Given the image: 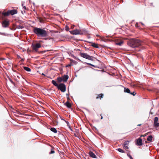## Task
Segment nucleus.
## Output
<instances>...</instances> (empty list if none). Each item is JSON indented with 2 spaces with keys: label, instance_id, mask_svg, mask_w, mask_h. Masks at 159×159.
Masks as SVG:
<instances>
[{
  "label": "nucleus",
  "instance_id": "1",
  "mask_svg": "<svg viewBox=\"0 0 159 159\" xmlns=\"http://www.w3.org/2000/svg\"><path fill=\"white\" fill-rule=\"evenodd\" d=\"M128 45L130 47L135 48L138 47L142 44V41L138 39H132L127 42Z\"/></svg>",
  "mask_w": 159,
  "mask_h": 159
},
{
  "label": "nucleus",
  "instance_id": "2",
  "mask_svg": "<svg viewBox=\"0 0 159 159\" xmlns=\"http://www.w3.org/2000/svg\"><path fill=\"white\" fill-rule=\"evenodd\" d=\"M34 31L39 37H46L48 35V33L46 30H34Z\"/></svg>",
  "mask_w": 159,
  "mask_h": 159
},
{
  "label": "nucleus",
  "instance_id": "3",
  "mask_svg": "<svg viewBox=\"0 0 159 159\" xmlns=\"http://www.w3.org/2000/svg\"><path fill=\"white\" fill-rule=\"evenodd\" d=\"M80 56L81 57L84 58L92 61L93 60V57L92 56H89V55H88L87 53H85L80 52Z\"/></svg>",
  "mask_w": 159,
  "mask_h": 159
},
{
  "label": "nucleus",
  "instance_id": "4",
  "mask_svg": "<svg viewBox=\"0 0 159 159\" xmlns=\"http://www.w3.org/2000/svg\"><path fill=\"white\" fill-rule=\"evenodd\" d=\"M57 88L58 89L60 90L62 92H65L66 90V86L64 84H60Z\"/></svg>",
  "mask_w": 159,
  "mask_h": 159
},
{
  "label": "nucleus",
  "instance_id": "5",
  "mask_svg": "<svg viewBox=\"0 0 159 159\" xmlns=\"http://www.w3.org/2000/svg\"><path fill=\"white\" fill-rule=\"evenodd\" d=\"M41 46V44L40 43H36L35 44L32 45V47L33 49L36 52H37L38 49L40 48Z\"/></svg>",
  "mask_w": 159,
  "mask_h": 159
},
{
  "label": "nucleus",
  "instance_id": "6",
  "mask_svg": "<svg viewBox=\"0 0 159 159\" xmlns=\"http://www.w3.org/2000/svg\"><path fill=\"white\" fill-rule=\"evenodd\" d=\"M82 30H70V33L73 35L82 34L83 33L82 32Z\"/></svg>",
  "mask_w": 159,
  "mask_h": 159
},
{
  "label": "nucleus",
  "instance_id": "7",
  "mask_svg": "<svg viewBox=\"0 0 159 159\" xmlns=\"http://www.w3.org/2000/svg\"><path fill=\"white\" fill-rule=\"evenodd\" d=\"M158 120V119L157 117H155L154 121V125L156 127H158L159 126V123L157 122Z\"/></svg>",
  "mask_w": 159,
  "mask_h": 159
},
{
  "label": "nucleus",
  "instance_id": "8",
  "mask_svg": "<svg viewBox=\"0 0 159 159\" xmlns=\"http://www.w3.org/2000/svg\"><path fill=\"white\" fill-rule=\"evenodd\" d=\"M10 14V10H8L7 12H3L1 15V16L2 18L9 16Z\"/></svg>",
  "mask_w": 159,
  "mask_h": 159
},
{
  "label": "nucleus",
  "instance_id": "9",
  "mask_svg": "<svg viewBox=\"0 0 159 159\" xmlns=\"http://www.w3.org/2000/svg\"><path fill=\"white\" fill-rule=\"evenodd\" d=\"M9 24V21H7L6 20H4L2 23V26L4 27H6Z\"/></svg>",
  "mask_w": 159,
  "mask_h": 159
},
{
  "label": "nucleus",
  "instance_id": "10",
  "mask_svg": "<svg viewBox=\"0 0 159 159\" xmlns=\"http://www.w3.org/2000/svg\"><path fill=\"white\" fill-rule=\"evenodd\" d=\"M136 144L138 146H141L143 145L142 139L140 138L138 139L136 141Z\"/></svg>",
  "mask_w": 159,
  "mask_h": 159
},
{
  "label": "nucleus",
  "instance_id": "11",
  "mask_svg": "<svg viewBox=\"0 0 159 159\" xmlns=\"http://www.w3.org/2000/svg\"><path fill=\"white\" fill-rule=\"evenodd\" d=\"M129 142L128 141H126L125 142L124 144V148L125 149H128L129 147L128 145H129Z\"/></svg>",
  "mask_w": 159,
  "mask_h": 159
},
{
  "label": "nucleus",
  "instance_id": "12",
  "mask_svg": "<svg viewBox=\"0 0 159 159\" xmlns=\"http://www.w3.org/2000/svg\"><path fill=\"white\" fill-rule=\"evenodd\" d=\"M89 154L90 157L93 158H97L96 155L91 151H90L89 152Z\"/></svg>",
  "mask_w": 159,
  "mask_h": 159
},
{
  "label": "nucleus",
  "instance_id": "13",
  "mask_svg": "<svg viewBox=\"0 0 159 159\" xmlns=\"http://www.w3.org/2000/svg\"><path fill=\"white\" fill-rule=\"evenodd\" d=\"M63 80V82H66L68 79L69 76L68 75H64V76L62 77Z\"/></svg>",
  "mask_w": 159,
  "mask_h": 159
},
{
  "label": "nucleus",
  "instance_id": "14",
  "mask_svg": "<svg viewBox=\"0 0 159 159\" xmlns=\"http://www.w3.org/2000/svg\"><path fill=\"white\" fill-rule=\"evenodd\" d=\"M17 13V11L16 9H13L11 10V15H14Z\"/></svg>",
  "mask_w": 159,
  "mask_h": 159
},
{
  "label": "nucleus",
  "instance_id": "15",
  "mask_svg": "<svg viewBox=\"0 0 159 159\" xmlns=\"http://www.w3.org/2000/svg\"><path fill=\"white\" fill-rule=\"evenodd\" d=\"M153 138V137L152 135H149L148 136L147 138V140L150 142H152V139Z\"/></svg>",
  "mask_w": 159,
  "mask_h": 159
},
{
  "label": "nucleus",
  "instance_id": "16",
  "mask_svg": "<svg viewBox=\"0 0 159 159\" xmlns=\"http://www.w3.org/2000/svg\"><path fill=\"white\" fill-rule=\"evenodd\" d=\"M65 105L67 107L69 108H70L71 106V104L68 101H67L65 103Z\"/></svg>",
  "mask_w": 159,
  "mask_h": 159
},
{
  "label": "nucleus",
  "instance_id": "17",
  "mask_svg": "<svg viewBox=\"0 0 159 159\" xmlns=\"http://www.w3.org/2000/svg\"><path fill=\"white\" fill-rule=\"evenodd\" d=\"M124 92L125 93H127L130 94V90L128 88H124Z\"/></svg>",
  "mask_w": 159,
  "mask_h": 159
},
{
  "label": "nucleus",
  "instance_id": "18",
  "mask_svg": "<svg viewBox=\"0 0 159 159\" xmlns=\"http://www.w3.org/2000/svg\"><path fill=\"white\" fill-rule=\"evenodd\" d=\"M52 83L54 86H56L57 87H58V86L59 85V84H58L54 80H52Z\"/></svg>",
  "mask_w": 159,
  "mask_h": 159
},
{
  "label": "nucleus",
  "instance_id": "19",
  "mask_svg": "<svg viewBox=\"0 0 159 159\" xmlns=\"http://www.w3.org/2000/svg\"><path fill=\"white\" fill-rule=\"evenodd\" d=\"M24 69L25 70L28 72H30L31 71L30 69L27 67L25 66L24 67Z\"/></svg>",
  "mask_w": 159,
  "mask_h": 159
},
{
  "label": "nucleus",
  "instance_id": "20",
  "mask_svg": "<svg viewBox=\"0 0 159 159\" xmlns=\"http://www.w3.org/2000/svg\"><path fill=\"white\" fill-rule=\"evenodd\" d=\"M54 133H57V130L56 128H51L50 129Z\"/></svg>",
  "mask_w": 159,
  "mask_h": 159
},
{
  "label": "nucleus",
  "instance_id": "21",
  "mask_svg": "<svg viewBox=\"0 0 159 159\" xmlns=\"http://www.w3.org/2000/svg\"><path fill=\"white\" fill-rule=\"evenodd\" d=\"M57 80L59 82H61L62 81H63V80L62 77H58L57 78Z\"/></svg>",
  "mask_w": 159,
  "mask_h": 159
},
{
  "label": "nucleus",
  "instance_id": "22",
  "mask_svg": "<svg viewBox=\"0 0 159 159\" xmlns=\"http://www.w3.org/2000/svg\"><path fill=\"white\" fill-rule=\"evenodd\" d=\"M123 43V41H121L117 43H116V44L119 46H121Z\"/></svg>",
  "mask_w": 159,
  "mask_h": 159
},
{
  "label": "nucleus",
  "instance_id": "23",
  "mask_svg": "<svg viewBox=\"0 0 159 159\" xmlns=\"http://www.w3.org/2000/svg\"><path fill=\"white\" fill-rule=\"evenodd\" d=\"M103 94L101 93L98 95V96L96 98V99L100 98V99L103 97Z\"/></svg>",
  "mask_w": 159,
  "mask_h": 159
},
{
  "label": "nucleus",
  "instance_id": "24",
  "mask_svg": "<svg viewBox=\"0 0 159 159\" xmlns=\"http://www.w3.org/2000/svg\"><path fill=\"white\" fill-rule=\"evenodd\" d=\"M14 29H22L23 28V27L21 25H17L16 26V28L15 27H14Z\"/></svg>",
  "mask_w": 159,
  "mask_h": 159
},
{
  "label": "nucleus",
  "instance_id": "25",
  "mask_svg": "<svg viewBox=\"0 0 159 159\" xmlns=\"http://www.w3.org/2000/svg\"><path fill=\"white\" fill-rule=\"evenodd\" d=\"M117 150L120 152H122V153H125V151L121 149V148H118Z\"/></svg>",
  "mask_w": 159,
  "mask_h": 159
},
{
  "label": "nucleus",
  "instance_id": "26",
  "mask_svg": "<svg viewBox=\"0 0 159 159\" xmlns=\"http://www.w3.org/2000/svg\"><path fill=\"white\" fill-rule=\"evenodd\" d=\"M92 46H93L94 47H95L96 48H98V44H95V43H93L92 44Z\"/></svg>",
  "mask_w": 159,
  "mask_h": 159
},
{
  "label": "nucleus",
  "instance_id": "27",
  "mask_svg": "<svg viewBox=\"0 0 159 159\" xmlns=\"http://www.w3.org/2000/svg\"><path fill=\"white\" fill-rule=\"evenodd\" d=\"M10 82H11V83L13 85V86H14V87H16V85L15 83L13 81H12L11 80Z\"/></svg>",
  "mask_w": 159,
  "mask_h": 159
},
{
  "label": "nucleus",
  "instance_id": "28",
  "mask_svg": "<svg viewBox=\"0 0 159 159\" xmlns=\"http://www.w3.org/2000/svg\"><path fill=\"white\" fill-rule=\"evenodd\" d=\"M127 156L130 158V159H133L132 156L130 155L129 153H127Z\"/></svg>",
  "mask_w": 159,
  "mask_h": 159
},
{
  "label": "nucleus",
  "instance_id": "29",
  "mask_svg": "<svg viewBox=\"0 0 159 159\" xmlns=\"http://www.w3.org/2000/svg\"><path fill=\"white\" fill-rule=\"evenodd\" d=\"M131 95H133V96H134L136 94V93L135 92H133L131 93H130Z\"/></svg>",
  "mask_w": 159,
  "mask_h": 159
},
{
  "label": "nucleus",
  "instance_id": "30",
  "mask_svg": "<svg viewBox=\"0 0 159 159\" xmlns=\"http://www.w3.org/2000/svg\"><path fill=\"white\" fill-rule=\"evenodd\" d=\"M54 153V151L53 149H51L50 152H49L50 154H52Z\"/></svg>",
  "mask_w": 159,
  "mask_h": 159
},
{
  "label": "nucleus",
  "instance_id": "31",
  "mask_svg": "<svg viewBox=\"0 0 159 159\" xmlns=\"http://www.w3.org/2000/svg\"><path fill=\"white\" fill-rule=\"evenodd\" d=\"M70 28L67 26H66V30H69Z\"/></svg>",
  "mask_w": 159,
  "mask_h": 159
},
{
  "label": "nucleus",
  "instance_id": "32",
  "mask_svg": "<svg viewBox=\"0 0 159 159\" xmlns=\"http://www.w3.org/2000/svg\"><path fill=\"white\" fill-rule=\"evenodd\" d=\"M87 64L89 65H90L92 66H93V67H95V66H94V65L91 64H90V63H87Z\"/></svg>",
  "mask_w": 159,
  "mask_h": 159
},
{
  "label": "nucleus",
  "instance_id": "33",
  "mask_svg": "<svg viewBox=\"0 0 159 159\" xmlns=\"http://www.w3.org/2000/svg\"><path fill=\"white\" fill-rule=\"evenodd\" d=\"M74 27H75V26H74V25L73 26H71L70 29H74Z\"/></svg>",
  "mask_w": 159,
  "mask_h": 159
},
{
  "label": "nucleus",
  "instance_id": "34",
  "mask_svg": "<svg viewBox=\"0 0 159 159\" xmlns=\"http://www.w3.org/2000/svg\"><path fill=\"white\" fill-rule=\"evenodd\" d=\"M43 42V41H42V40H39V43H40L41 44V43H42Z\"/></svg>",
  "mask_w": 159,
  "mask_h": 159
},
{
  "label": "nucleus",
  "instance_id": "35",
  "mask_svg": "<svg viewBox=\"0 0 159 159\" xmlns=\"http://www.w3.org/2000/svg\"><path fill=\"white\" fill-rule=\"evenodd\" d=\"M65 122L67 123V124L68 125H69V123L68 122V121H65Z\"/></svg>",
  "mask_w": 159,
  "mask_h": 159
},
{
  "label": "nucleus",
  "instance_id": "36",
  "mask_svg": "<svg viewBox=\"0 0 159 159\" xmlns=\"http://www.w3.org/2000/svg\"><path fill=\"white\" fill-rule=\"evenodd\" d=\"M65 122L67 123V124L68 125H69V123L68 122V121H65Z\"/></svg>",
  "mask_w": 159,
  "mask_h": 159
},
{
  "label": "nucleus",
  "instance_id": "37",
  "mask_svg": "<svg viewBox=\"0 0 159 159\" xmlns=\"http://www.w3.org/2000/svg\"><path fill=\"white\" fill-rule=\"evenodd\" d=\"M23 7V8H24V9L25 10H26V7H25V6H24Z\"/></svg>",
  "mask_w": 159,
  "mask_h": 159
},
{
  "label": "nucleus",
  "instance_id": "38",
  "mask_svg": "<svg viewBox=\"0 0 159 159\" xmlns=\"http://www.w3.org/2000/svg\"><path fill=\"white\" fill-rule=\"evenodd\" d=\"M97 37H101V36L98 34H97L96 35Z\"/></svg>",
  "mask_w": 159,
  "mask_h": 159
},
{
  "label": "nucleus",
  "instance_id": "39",
  "mask_svg": "<svg viewBox=\"0 0 159 159\" xmlns=\"http://www.w3.org/2000/svg\"><path fill=\"white\" fill-rule=\"evenodd\" d=\"M34 30H42L41 29H35Z\"/></svg>",
  "mask_w": 159,
  "mask_h": 159
},
{
  "label": "nucleus",
  "instance_id": "40",
  "mask_svg": "<svg viewBox=\"0 0 159 159\" xmlns=\"http://www.w3.org/2000/svg\"><path fill=\"white\" fill-rule=\"evenodd\" d=\"M7 77L8 78L9 80H10V77H9V76L8 75H7Z\"/></svg>",
  "mask_w": 159,
  "mask_h": 159
},
{
  "label": "nucleus",
  "instance_id": "41",
  "mask_svg": "<svg viewBox=\"0 0 159 159\" xmlns=\"http://www.w3.org/2000/svg\"><path fill=\"white\" fill-rule=\"evenodd\" d=\"M101 119H102V118H103V117L102 116H101Z\"/></svg>",
  "mask_w": 159,
  "mask_h": 159
},
{
  "label": "nucleus",
  "instance_id": "42",
  "mask_svg": "<svg viewBox=\"0 0 159 159\" xmlns=\"http://www.w3.org/2000/svg\"><path fill=\"white\" fill-rule=\"evenodd\" d=\"M23 5H24V4H23V3H22V6H23V7L24 6H23Z\"/></svg>",
  "mask_w": 159,
  "mask_h": 159
},
{
  "label": "nucleus",
  "instance_id": "43",
  "mask_svg": "<svg viewBox=\"0 0 159 159\" xmlns=\"http://www.w3.org/2000/svg\"><path fill=\"white\" fill-rule=\"evenodd\" d=\"M42 75H44V76L45 75L43 73H42Z\"/></svg>",
  "mask_w": 159,
  "mask_h": 159
},
{
  "label": "nucleus",
  "instance_id": "44",
  "mask_svg": "<svg viewBox=\"0 0 159 159\" xmlns=\"http://www.w3.org/2000/svg\"><path fill=\"white\" fill-rule=\"evenodd\" d=\"M137 25V24H136L135 25V26H136Z\"/></svg>",
  "mask_w": 159,
  "mask_h": 159
},
{
  "label": "nucleus",
  "instance_id": "45",
  "mask_svg": "<svg viewBox=\"0 0 159 159\" xmlns=\"http://www.w3.org/2000/svg\"><path fill=\"white\" fill-rule=\"evenodd\" d=\"M141 125V124H140V125H138V126H140Z\"/></svg>",
  "mask_w": 159,
  "mask_h": 159
},
{
  "label": "nucleus",
  "instance_id": "46",
  "mask_svg": "<svg viewBox=\"0 0 159 159\" xmlns=\"http://www.w3.org/2000/svg\"><path fill=\"white\" fill-rule=\"evenodd\" d=\"M17 77L19 78H20L19 76H17Z\"/></svg>",
  "mask_w": 159,
  "mask_h": 159
},
{
  "label": "nucleus",
  "instance_id": "47",
  "mask_svg": "<svg viewBox=\"0 0 159 159\" xmlns=\"http://www.w3.org/2000/svg\"><path fill=\"white\" fill-rule=\"evenodd\" d=\"M17 77L19 78H20L19 76H17Z\"/></svg>",
  "mask_w": 159,
  "mask_h": 159
},
{
  "label": "nucleus",
  "instance_id": "48",
  "mask_svg": "<svg viewBox=\"0 0 159 159\" xmlns=\"http://www.w3.org/2000/svg\"><path fill=\"white\" fill-rule=\"evenodd\" d=\"M7 88L8 89H9V87H8L7 86Z\"/></svg>",
  "mask_w": 159,
  "mask_h": 159
},
{
  "label": "nucleus",
  "instance_id": "49",
  "mask_svg": "<svg viewBox=\"0 0 159 159\" xmlns=\"http://www.w3.org/2000/svg\"><path fill=\"white\" fill-rule=\"evenodd\" d=\"M11 107V108H12V107H11H11Z\"/></svg>",
  "mask_w": 159,
  "mask_h": 159
},
{
  "label": "nucleus",
  "instance_id": "50",
  "mask_svg": "<svg viewBox=\"0 0 159 159\" xmlns=\"http://www.w3.org/2000/svg\"><path fill=\"white\" fill-rule=\"evenodd\" d=\"M10 30H12V29H11V28Z\"/></svg>",
  "mask_w": 159,
  "mask_h": 159
}]
</instances>
